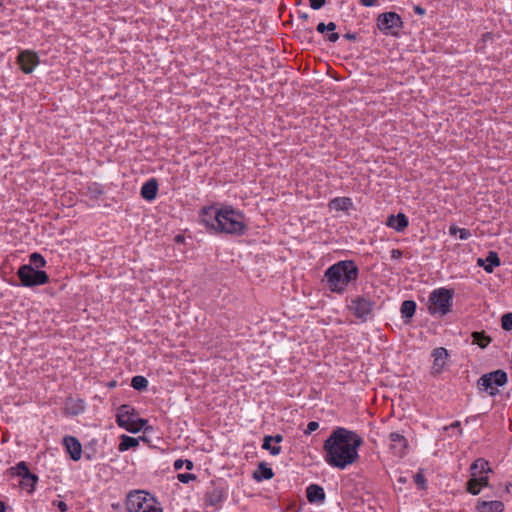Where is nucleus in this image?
<instances>
[{"label": "nucleus", "instance_id": "1", "mask_svg": "<svg viewBox=\"0 0 512 512\" xmlns=\"http://www.w3.org/2000/svg\"><path fill=\"white\" fill-rule=\"evenodd\" d=\"M362 444L363 439L358 433L337 427L324 442L325 461L331 467L344 470L357 461Z\"/></svg>", "mask_w": 512, "mask_h": 512}, {"label": "nucleus", "instance_id": "2", "mask_svg": "<svg viewBox=\"0 0 512 512\" xmlns=\"http://www.w3.org/2000/svg\"><path fill=\"white\" fill-rule=\"evenodd\" d=\"M199 216L200 222L216 233L242 236L247 231L244 213L231 205L203 207Z\"/></svg>", "mask_w": 512, "mask_h": 512}, {"label": "nucleus", "instance_id": "3", "mask_svg": "<svg viewBox=\"0 0 512 512\" xmlns=\"http://www.w3.org/2000/svg\"><path fill=\"white\" fill-rule=\"evenodd\" d=\"M359 276V269L353 260H341L324 272L323 282L332 293L343 294Z\"/></svg>", "mask_w": 512, "mask_h": 512}, {"label": "nucleus", "instance_id": "4", "mask_svg": "<svg viewBox=\"0 0 512 512\" xmlns=\"http://www.w3.org/2000/svg\"><path fill=\"white\" fill-rule=\"evenodd\" d=\"M453 291L446 288L433 290L429 295L428 310L432 315L443 317L452 306Z\"/></svg>", "mask_w": 512, "mask_h": 512}, {"label": "nucleus", "instance_id": "5", "mask_svg": "<svg viewBox=\"0 0 512 512\" xmlns=\"http://www.w3.org/2000/svg\"><path fill=\"white\" fill-rule=\"evenodd\" d=\"M126 505L129 512H160L157 500L144 491L129 493Z\"/></svg>", "mask_w": 512, "mask_h": 512}, {"label": "nucleus", "instance_id": "6", "mask_svg": "<svg viewBox=\"0 0 512 512\" xmlns=\"http://www.w3.org/2000/svg\"><path fill=\"white\" fill-rule=\"evenodd\" d=\"M117 424L127 431L136 433L146 424V420L141 419L134 408L129 405H122L117 412Z\"/></svg>", "mask_w": 512, "mask_h": 512}, {"label": "nucleus", "instance_id": "7", "mask_svg": "<svg viewBox=\"0 0 512 512\" xmlns=\"http://www.w3.org/2000/svg\"><path fill=\"white\" fill-rule=\"evenodd\" d=\"M17 276L25 287L40 286L49 281V276L45 271L35 270L31 265L20 266Z\"/></svg>", "mask_w": 512, "mask_h": 512}, {"label": "nucleus", "instance_id": "8", "mask_svg": "<svg viewBox=\"0 0 512 512\" xmlns=\"http://www.w3.org/2000/svg\"><path fill=\"white\" fill-rule=\"evenodd\" d=\"M374 302L365 296L352 298L347 305L348 310L361 322L367 321L373 312Z\"/></svg>", "mask_w": 512, "mask_h": 512}, {"label": "nucleus", "instance_id": "9", "mask_svg": "<svg viewBox=\"0 0 512 512\" xmlns=\"http://www.w3.org/2000/svg\"><path fill=\"white\" fill-rule=\"evenodd\" d=\"M507 383V374L503 370H496L484 374L478 380L479 386L483 390L488 391L491 396L498 392V387H502Z\"/></svg>", "mask_w": 512, "mask_h": 512}, {"label": "nucleus", "instance_id": "10", "mask_svg": "<svg viewBox=\"0 0 512 512\" xmlns=\"http://www.w3.org/2000/svg\"><path fill=\"white\" fill-rule=\"evenodd\" d=\"M11 472L13 475L21 478L19 484L27 492L32 493L35 489V485L38 481V477L31 473L25 462H19L15 467H12Z\"/></svg>", "mask_w": 512, "mask_h": 512}, {"label": "nucleus", "instance_id": "11", "mask_svg": "<svg viewBox=\"0 0 512 512\" xmlns=\"http://www.w3.org/2000/svg\"><path fill=\"white\" fill-rule=\"evenodd\" d=\"M402 19L395 12H386L380 14L377 18V27L384 33L392 32L395 28L402 27Z\"/></svg>", "mask_w": 512, "mask_h": 512}, {"label": "nucleus", "instance_id": "12", "mask_svg": "<svg viewBox=\"0 0 512 512\" xmlns=\"http://www.w3.org/2000/svg\"><path fill=\"white\" fill-rule=\"evenodd\" d=\"M17 62L25 74H30L39 65L40 60L36 52L23 50L19 53Z\"/></svg>", "mask_w": 512, "mask_h": 512}, {"label": "nucleus", "instance_id": "13", "mask_svg": "<svg viewBox=\"0 0 512 512\" xmlns=\"http://www.w3.org/2000/svg\"><path fill=\"white\" fill-rule=\"evenodd\" d=\"M389 450L394 456L403 458L408 452V440L404 435L398 432H391L389 434Z\"/></svg>", "mask_w": 512, "mask_h": 512}, {"label": "nucleus", "instance_id": "14", "mask_svg": "<svg viewBox=\"0 0 512 512\" xmlns=\"http://www.w3.org/2000/svg\"><path fill=\"white\" fill-rule=\"evenodd\" d=\"M227 498V492L222 487H215L205 494V504L218 509Z\"/></svg>", "mask_w": 512, "mask_h": 512}, {"label": "nucleus", "instance_id": "15", "mask_svg": "<svg viewBox=\"0 0 512 512\" xmlns=\"http://www.w3.org/2000/svg\"><path fill=\"white\" fill-rule=\"evenodd\" d=\"M432 357H433L432 373L439 374L443 371L444 366L447 362L448 351L443 347L436 348L432 351Z\"/></svg>", "mask_w": 512, "mask_h": 512}, {"label": "nucleus", "instance_id": "16", "mask_svg": "<svg viewBox=\"0 0 512 512\" xmlns=\"http://www.w3.org/2000/svg\"><path fill=\"white\" fill-rule=\"evenodd\" d=\"M63 444L72 460L78 461L81 458L82 445L77 438L66 436L63 439Z\"/></svg>", "mask_w": 512, "mask_h": 512}, {"label": "nucleus", "instance_id": "17", "mask_svg": "<svg viewBox=\"0 0 512 512\" xmlns=\"http://www.w3.org/2000/svg\"><path fill=\"white\" fill-rule=\"evenodd\" d=\"M477 265L483 267L487 273H492L500 265V258L494 251H490L485 259L479 258Z\"/></svg>", "mask_w": 512, "mask_h": 512}, {"label": "nucleus", "instance_id": "18", "mask_svg": "<svg viewBox=\"0 0 512 512\" xmlns=\"http://www.w3.org/2000/svg\"><path fill=\"white\" fill-rule=\"evenodd\" d=\"M504 508V503L499 500H478L476 504L477 512H503Z\"/></svg>", "mask_w": 512, "mask_h": 512}, {"label": "nucleus", "instance_id": "19", "mask_svg": "<svg viewBox=\"0 0 512 512\" xmlns=\"http://www.w3.org/2000/svg\"><path fill=\"white\" fill-rule=\"evenodd\" d=\"M486 486H488L487 475L472 476V478L467 483V491L472 495H478L480 493L481 487Z\"/></svg>", "mask_w": 512, "mask_h": 512}, {"label": "nucleus", "instance_id": "20", "mask_svg": "<svg viewBox=\"0 0 512 512\" xmlns=\"http://www.w3.org/2000/svg\"><path fill=\"white\" fill-rule=\"evenodd\" d=\"M387 225L395 229L397 232H402L408 227L409 221L405 214L398 213L397 215H391L388 217Z\"/></svg>", "mask_w": 512, "mask_h": 512}, {"label": "nucleus", "instance_id": "21", "mask_svg": "<svg viewBox=\"0 0 512 512\" xmlns=\"http://www.w3.org/2000/svg\"><path fill=\"white\" fill-rule=\"evenodd\" d=\"M158 191V181L156 178H151L145 182L141 188V196L148 201L156 198Z\"/></svg>", "mask_w": 512, "mask_h": 512}, {"label": "nucleus", "instance_id": "22", "mask_svg": "<svg viewBox=\"0 0 512 512\" xmlns=\"http://www.w3.org/2000/svg\"><path fill=\"white\" fill-rule=\"evenodd\" d=\"M307 499L311 503L322 502L325 499L324 489L316 484H311L306 489Z\"/></svg>", "mask_w": 512, "mask_h": 512}, {"label": "nucleus", "instance_id": "23", "mask_svg": "<svg viewBox=\"0 0 512 512\" xmlns=\"http://www.w3.org/2000/svg\"><path fill=\"white\" fill-rule=\"evenodd\" d=\"M352 206L353 202L349 197H336L329 203V207L337 211H348Z\"/></svg>", "mask_w": 512, "mask_h": 512}, {"label": "nucleus", "instance_id": "24", "mask_svg": "<svg viewBox=\"0 0 512 512\" xmlns=\"http://www.w3.org/2000/svg\"><path fill=\"white\" fill-rule=\"evenodd\" d=\"M470 470L472 476L486 475L490 472L489 463L486 460L479 458L472 463Z\"/></svg>", "mask_w": 512, "mask_h": 512}, {"label": "nucleus", "instance_id": "25", "mask_svg": "<svg viewBox=\"0 0 512 512\" xmlns=\"http://www.w3.org/2000/svg\"><path fill=\"white\" fill-rule=\"evenodd\" d=\"M416 303L413 300H405L401 304L400 312L402 318L410 319L414 316L416 312Z\"/></svg>", "mask_w": 512, "mask_h": 512}, {"label": "nucleus", "instance_id": "26", "mask_svg": "<svg viewBox=\"0 0 512 512\" xmlns=\"http://www.w3.org/2000/svg\"><path fill=\"white\" fill-rule=\"evenodd\" d=\"M138 443H139L138 439L130 437V436H127V435H122L121 436V441H120L119 446H118V449L121 452L127 451L130 448L136 447L138 445Z\"/></svg>", "mask_w": 512, "mask_h": 512}, {"label": "nucleus", "instance_id": "27", "mask_svg": "<svg viewBox=\"0 0 512 512\" xmlns=\"http://www.w3.org/2000/svg\"><path fill=\"white\" fill-rule=\"evenodd\" d=\"M471 337L473 343L477 344L481 348H485L491 342V338L484 332H473Z\"/></svg>", "mask_w": 512, "mask_h": 512}, {"label": "nucleus", "instance_id": "28", "mask_svg": "<svg viewBox=\"0 0 512 512\" xmlns=\"http://www.w3.org/2000/svg\"><path fill=\"white\" fill-rule=\"evenodd\" d=\"M273 441L272 436L266 435L263 439L262 448L268 450L271 455L276 456L280 454L281 447L280 446H272L271 442Z\"/></svg>", "mask_w": 512, "mask_h": 512}, {"label": "nucleus", "instance_id": "29", "mask_svg": "<svg viewBox=\"0 0 512 512\" xmlns=\"http://www.w3.org/2000/svg\"><path fill=\"white\" fill-rule=\"evenodd\" d=\"M29 262V265L35 266L37 269L44 268L47 263L45 258L37 252H34L29 256Z\"/></svg>", "mask_w": 512, "mask_h": 512}, {"label": "nucleus", "instance_id": "30", "mask_svg": "<svg viewBox=\"0 0 512 512\" xmlns=\"http://www.w3.org/2000/svg\"><path fill=\"white\" fill-rule=\"evenodd\" d=\"M148 385V381L144 376H134L131 380V386L138 391L144 390Z\"/></svg>", "mask_w": 512, "mask_h": 512}, {"label": "nucleus", "instance_id": "31", "mask_svg": "<svg viewBox=\"0 0 512 512\" xmlns=\"http://www.w3.org/2000/svg\"><path fill=\"white\" fill-rule=\"evenodd\" d=\"M449 233H450V235L459 234V238L461 240H467L471 236V233L469 230H467L465 228H459L454 225L449 227Z\"/></svg>", "mask_w": 512, "mask_h": 512}, {"label": "nucleus", "instance_id": "32", "mask_svg": "<svg viewBox=\"0 0 512 512\" xmlns=\"http://www.w3.org/2000/svg\"><path fill=\"white\" fill-rule=\"evenodd\" d=\"M259 470L261 472V475L259 476L257 474V472H255L254 474V477L258 480H261V479H271L274 475L273 471L271 468L267 467L265 464L261 463L259 465Z\"/></svg>", "mask_w": 512, "mask_h": 512}, {"label": "nucleus", "instance_id": "33", "mask_svg": "<svg viewBox=\"0 0 512 512\" xmlns=\"http://www.w3.org/2000/svg\"><path fill=\"white\" fill-rule=\"evenodd\" d=\"M71 402L73 403L72 407L69 406V403L67 404V410L70 414L78 415L84 411L85 405L82 400L78 399V400L71 401Z\"/></svg>", "mask_w": 512, "mask_h": 512}, {"label": "nucleus", "instance_id": "34", "mask_svg": "<svg viewBox=\"0 0 512 512\" xmlns=\"http://www.w3.org/2000/svg\"><path fill=\"white\" fill-rule=\"evenodd\" d=\"M335 29L336 24L334 22H329L328 24H326V31L331 32L327 35V40L332 43H335L339 39V34L335 32Z\"/></svg>", "mask_w": 512, "mask_h": 512}, {"label": "nucleus", "instance_id": "35", "mask_svg": "<svg viewBox=\"0 0 512 512\" xmlns=\"http://www.w3.org/2000/svg\"><path fill=\"white\" fill-rule=\"evenodd\" d=\"M501 326L504 330L510 331L512 329V313H506L501 318Z\"/></svg>", "mask_w": 512, "mask_h": 512}, {"label": "nucleus", "instance_id": "36", "mask_svg": "<svg viewBox=\"0 0 512 512\" xmlns=\"http://www.w3.org/2000/svg\"><path fill=\"white\" fill-rule=\"evenodd\" d=\"M177 479L182 483H188L191 480H195L196 475L191 474V473H179L177 475Z\"/></svg>", "mask_w": 512, "mask_h": 512}, {"label": "nucleus", "instance_id": "37", "mask_svg": "<svg viewBox=\"0 0 512 512\" xmlns=\"http://www.w3.org/2000/svg\"><path fill=\"white\" fill-rule=\"evenodd\" d=\"M309 3L312 9L318 10L325 5L326 0H309Z\"/></svg>", "mask_w": 512, "mask_h": 512}, {"label": "nucleus", "instance_id": "38", "mask_svg": "<svg viewBox=\"0 0 512 512\" xmlns=\"http://www.w3.org/2000/svg\"><path fill=\"white\" fill-rule=\"evenodd\" d=\"M319 428V423L316 421H310L305 430V434L309 435L312 432L316 431Z\"/></svg>", "mask_w": 512, "mask_h": 512}, {"label": "nucleus", "instance_id": "39", "mask_svg": "<svg viewBox=\"0 0 512 512\" xmlns=\"http://www.w3.org/2000/svg\"><path fill=\"white\" fill-rule=\"evenodd\" d=\"M414 481L416 484H418L420 487H424L425 485V478L422 474L420 473H417L415 476H414Z\"/></svg>", "mask_w": 512, "mask_h": 512}, {"label": "nucleus", "instance_id": "40", "mask_svg": "<svg viewBox=\"0 0 512 512\" xmlns=\"http://www.w3.org/2000/svg\"><path fill=\"white\" fill-rule=\"evenodd\" d=\"M359 2L365 7H373L378 3V0H359Z\"/></svg>", "mask_w": 512, "mask_h": 512}, {"label": "nucleus", "instance_id": "41", "mask_svg": "<svg viewBox=\"0 0 512 512\" xmlns=\"http://www.w3.org/2000/svg\"><path fill=\"white\" fill-rule=\"evenodd\" d=\"M402 255H403V254H402V251H401V250H399V249H393V250L391 251V258H392V259H399V258H401V257H402Z\"/></svg>", "mask_w": 512, "mask_h": 512}, {"label": "nucleus", "instance_id": "42", "mask_svg": "<svg viewBox=\"0 0 512 512\" xmlns=\"http://www.w3.org/2000/svg\"><path fill=\"white\" fill-rule=\"evenodd\" d=\"M316 30L318 33L320 34H324L326 32V24L323 23V22H320L317 27H316Z\"/></svg>", "mask_w": 512, "mask_h": 512}, {"label": "nucleus", "instance_id": "43", "mask_svg": "<svg viewBox=\"0 0 512 512\" xmlns=\"http://www.w3.org/2000/svg\"><path fill=\"white\" fill-rule=\"evenodd\" d=\"M57 508L61 511V512H66L68 510V505L63 502V501H59L57 503Z\"/></svg>", "mask_w": 512, "mask_h": 512}, {"label": "nucleus", "instance_id": "44", "mask_svg": "<svg viewBox=\"0 0 512 512\" xmlns=\"http://www.w3.org/2000/svg\"><path fill=\"white\" fill-rule=\"evenodd\" d=\"M414 12H415L416 14H418V15H421V16H422V15H424V14L426 13L425 9H424L423 7H421V6H419V5H416V6L414 7Z\"/></svg>", "mask_w": 512, "mask_h": 512}, {"label": "nucleus", "instance_id": "45", "mask_svg": "<svg viewBox=\"0 0 512 512\" xmlns=\"http://www.w3.org/2000/svg\"><path fill=\"white\" fill-rule=\"evenodd\" d=\"M183 464H184L183 460L178 459V460H176V461L174 462V468H175L176 470H179V469H181V468L183 467Z\"/></svg>", "mask_w": 512, "mask_h": 512}, {"label": "nucleus", "instance_id": "46", "mask_svg": "<svg viewBox=\"0 0 512 512\" xmlns=\"http://www.w3.org/2000/svg\"><path fill=\"white\" fill-rule=\"evenodd\" d=\"M272 438H273V441H275L276 443H280V442H282V440H283V436H282V435H280V434H277V435H275V436H272Z\"/></svg>", "mask_w": 512, "mask_h": 512}, {"label": "nucleus", "instance_id": "47", "mask_svg": "<svg viewBox=\"0 0 512 512\" xmlns=\"http://www.w3.org/2000/svg\"><path fill=\"white\" fill-rule=\"evenodd\" d=\"M185 465H186V469L187 470H192L193 469V462L190 461V460H185Z\"/></svg>", "mask_w": 512, "mask_h": 512}, {"label": "nucleus", "instance_id": "48", "mask_svg": "<svg viewBox=\"0 0 512 512\" xmlns=\"http://www.w3.org/2000/svg\"><path fill=\"white\" fill-rule=\"evenodd\" d=\"M459 427H460V422L459 421H455V422L451 423L450 426L446 427L445 429L459 428Z\"/></svg>", "mask_w": 512, "mask_h": 512}, {"label": "nucleus", "instance_id": "49", "mask_svg": "<svg viewBox=\"0 0 512 512\" xmlns=\"http://www.w3.org/2000/svg\"><path fill=\"white\" fill-rule=\"evenodd\" d=\"M344 37L348 40H355L356 39V35L355 34H352V33H347L344 35Z\"/></svg>", "mask_w": 512, "mask_h": 512}, {"label": "nucleus", "instance_id": "50", "mask_svg": "<svg viewBox=\"0 0 512 512\" xmlns=\"http://www.w3.org/2000/svg\"><path fill=\"white\" fill-rule=\"evenodd\" d=\"M0 512H5V505L0 501Z\"/></svg>", "mask_w": 512, "mask_h": 512}, {"label": "nucleus", "instance_id": "51", "mask_svg": "<svg viewBox=\"0 0 512 512\" xmlns=\"http://www.w3.org/2000/svg\"><path fill=\"white\" fill-rule=\"evenodd\" d=\"M175 240H176L177 242H181V241L183 240V237H182L181 235H177V236L175 237Z\"/></svg>", "mask_w": 512, "mask_h": 512}, {"label": "nucleus", "instance_id": "52", "mask_svg": "<svg viewBox=\"0 0 512 512\" xmlns=\"http://www.w3.org/2000/svg\"><path fill=\"white\" fill-rule=\"evenodd\" d=\"M300 18L307 20L308 19V15L306 13L301 14Z\"/></svg>", "mask_w": 512, "mask_h": 512}, {"label": "nucleus", "instance_id": "53", "mask_svg": "<svg viewBox=\"0 0 512 512\" xmlns=\"http://www.w3.org/2000/svg\"><path fill=\"white\" fill-rule=\"evenodd\" d=\"M510 487H512V484H511V483H509V484L506 486V491H507V492H510Z\"/></svg>", "mask_w": 512, "mask_h": 512}, {"label": "nucleus", "instance_id": "54", "mask_svg": "<svg viewBox=\"0 0 512 512\" xmlns=\"http://www.w3.org/2000/svg\"><path fill=\"white\" fill-rule=\"evenodd\" d=\"M2 6V0H0V7Z\"/></svg>", "mask_w": 512, "mask_h": 512}]
</instances>
